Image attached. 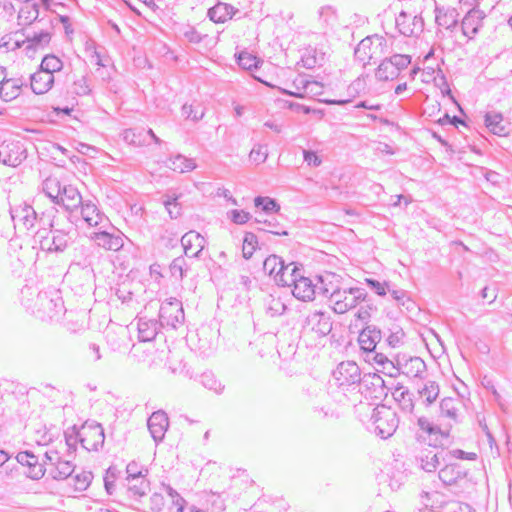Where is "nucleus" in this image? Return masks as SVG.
I'll use <instances>...</instances> for the list:
<instances>
[{"label": "nucleus", "instance_id": "f257e3e1", "mask_svg": "<svg viewBox=\"0 0 512 512\" xmlns=\"http://www.w3.org/2000/svg\"><path fill=\"white\" fill-rule=\"evenodd\" d=\"M50 229L41 228L35 233V242L39 243L42 251L48 253H62L66 248L73 243L75 236V229L70 226L69 228H56L55 220H49L46 223Z\"/></svg>", "mask_w": 512, "mask_h": 512}, {"label": "nucleus", "instance_id": "f03ea898", "mask_svg": "<svg viewBox=\"0 0 512 512\" xmlns=\"http://www.w3.org/2000/svg\"><path fill=\"white\" fill-rule=\"evenodd\" d=\"M33 312L43 321L59 320L66 312L60 290L49 287L40 291L36 297Z\"/></svg>", "mask_w": 512, "mask_h": 512}, {"label": "nucleus", "instance_id": "7ed1b4c3", "mask_svg": "<svg viewBox=\"0 0 512 512\" xmlns=\"http://www.w3.org/2000/svg\"><path fill=\"white\" fill-rule=\"evenodd\" d=\"M386 39L377 34L362 39L354 50V58L362 67L376 63L385 54Z\"/></svg>", "mask_w": 512, "mask_h": 512}, {"label": "nucleus", "instance_id": "20e7f679", "mask_svg": "<svg viewBox=\"0 0 512 512\" xmlns=\"http://www.w3.org/2000/svg\"><path fill=\"white\" fill-rule=\"evenodd\" d=\"M330 293V305L337 314H344L356 308L361 300H365L366 297V290L361 287L338 288V290L330 291Z\"/></svg>", "mask_w": 512, "mask_h": 512}, {"label": "nucleus", "instance_id": "39448f33", "mask_svg": "<svg viewBox=\"0 0 512 512\" xmlns=\"http://www.w3.org/2000/svg\"><path fill=\"white\" fill-rule=\"evenodd\" d=\"M371 421L375 434L382 439L391 437L399 425L396 412L385 405H379L373 409Z\"/></svg>", "mask_w": 512, "mask_h": 512}, {"label": "nucleus", "instance_id": "423d86ee", "mask_svg": "<svg viewBox=\"0 0 512 512\" xmlns=\"http://www.w3.org/2000/svg\"><path fill=\"white\" fill-rule=\"evenodd\" d=\"M163 328L177 329L185 321L182 302L177 298L165 299L159 308V319Z\"/></svg>", "mask_w": 512, "mask_h": 512}, {"label": "nucleus", "instance_id": "0eeeda50", "mask_svg": "<svg viewBox=\"0 0 512 512\" xmlns=\"http://www.w3.org/2000/svg\"><path fill=\"white\" fill-rule=\"evenodd\" d=\"M9 212L15 228L22 227L26 230H31L35 227L36 223L43 226L46 225L44 213L39 217L35 209L25 202L14 207H10Z\"/></svg>", "mask_w": 512, "mask_h": 512}, {"label": "nucleus", "instance_id": "6e6552de", "mask_svg": "<svg viewBox=\"0 0 512 512\" xmlns=\"http://www.w3.org/2000/svg\"><path fill=\"white\" fill-rule=\"evenodd\" d=\"M81 446L87 451H98L104 444L105 434L100 423L86 421L80 427Z\"/></svg>", "mask_w": 512, "mask_h": 512}, {"label": "nucleus", "instance_id": "1a4fd4ad", "mask_svg": "<svg viewBox=\"0 0 512 512\" xmlns=\"http://www.w3.org/2000/svg\"><path fill=\"white\" fill-rule=\"evenodd\" d=\"M90 239L98 247L110 251H118L124 245V234L112 225L91 233Z\"/></svg>", "mask_w": 512, "mask_h": 512}, {"label": "nucleus", "instance_id": "9d476101", "mask_svg": "<svg viewBox=\"0 0 512 512\" xmlns=\"http://www.w3.org/2000/svg\"><path fill=\"white\" fill-rule=\"evenodd\" d=\"M27 158L24 143L18 140H4L0 143V163L17 167Z\"/></svg>", "mask_w": 512, "mask_h": 512}, {"label": "nucleus", "instance_id": "9b49d317", "mask_svg": "<svg viewBox=\"0 0 512 512\" xmlns=\"http://www.w3.org/2000/svg\"><path fill=\"white\" fill-rule=\"evenodd\" d=\"M333 328L331 315L323 311H314L310 313L303 326L304 332L314 333L316 337L323 338L327 336Z\"/></svg>", "mask_w": 512, "mask_h": 512}, {"label": "nucleus", "instance_id": "f8f14e48", "mask_svg": "<svg viewBox=\"0 0 512 512\" xmlns=\"http://www.w3.org/2000/svg\"><path fill=\"white\" fill-rule=\"evenodd\" d=\"M79 207L82 220L89 227H95L97 229L111 227L109 218L92 200H84Z\"/></svg>", "mask_w": 512, "mask_h": 512}, {"label": "nucleus", "instance_id": "ddd939ff", "mask_svg": "<svg viewBox=\"0 0 512 512\" xmlns=\"http://www.w3.org/2000/svg\"><path fill=\"white\" fill-rule=\"evenodd\" d=\"M400 34L406 37L419 36L424 30L423 18L419 15H410L402 11L395 20Z\"/></svg>", "mask_w": 512, "mask_h": 512}, {"label": "nucleus", "instance_id": "4468645a", "mask_svg": "<svg viewBox=\"0 0 512 512\" xmlns=\"http://www.w3.org/2000/svg\"><path fill=\"white\" fill-rule=\"evenodd\" d=\"M291 287L293 296L302 301H312L317 294V284L304 276V269L300 271Z\"/></svg>", "mask_w": 512, "mask_h": 512}, {"label": "nucleus", "instance_id": "2eb2a0df", "mask_svg": "<svg viewBox=\"0 0 512 512\" xmlns=\"http://www.w3.org/2000/svg\"><path fill=\"white\" fill-rule=\"evenodd\" d=\"M334 377L341 386L361 383L362 380L359 366L352 361L340 363L334 371Z\"/></svg>", "mask_w": 512, "mask_h": 512}, {"label": "nucleus", "instance_id": "dca6fc26", "mask_svg": "<svg viewBox=\"0 0 512 512\" xmlns=\"http://www.w3.org/2000/svg\"><path fill=\"white\" fill-rule=\"evenodd\" d=\"M181 245L187 258H200L206 240L200 233L191 230L182 236Z\"/></svg>", "mask_w": 512, "mask_h": 512}, {"label": "nucleus", "instance_id": "f3484780", "mask_svg": "<svg viewBox=\"0 0 512 512\" xmlns=\"http://www.w3.org/2000/svg\"><path fill=\"white\" fill-rule=\"evenodd\" d=\"M486 15L483 11L472 8L461 21V31L468 39H473L483 25Z\"/></svg>", "mask_w": 512, "mask_h": 512}, {"label": "nucleus", "instance_id": "a211bd4d", "mask_svg": "<svg viewBox=\"0 0 512 512\" xmlns=\"http://www.w3.org/2000/svg\"><path fill=\"white\" fill-rule=\"evenodd\" d=\"M147 426L155 443L162 442L169 427L167 414L162 410L153 412L147 420Z\"/></svg>", "mask_w": 512, "mask_h": 512}, {"label": "nucleus", "instance_id": "6ab92c4d", "mask_svg": "<svg viewBox=\"0 0 512 512\" xmlns=\"http://www.w3.org/2000/svg\"><path fill=\"white\" fill-rule=\"evenodd\" d=\"M390 389L392 396L394 400L398 403L401 411L411 416L413 414L415 407L413 394L409 391L407 387L400 383L392 384Z\"/></svg>", "mask_w": 512, "mask_h": 512}, {"label": "nucleus", "instance_id": "aec40b11", "mask_svg": "<svg viewBox=\"0 0 512 512\" xmlns=\"http://www.w3.org/2000/svg\"><path fill=\"white\" fill-rule=\"evenodd\" d=\"M83 201L80 192L75 186L63 184L61 194L56 204L63 206L66 211L73 212L79 208Z\"/></svg>", "mask_w": 512, "mask_h": 512}, {"label": "nucleus", "instance_id": "412c9836", "mask_svg": "<svg viewBox=\"0 0 512 512\" xmlns=\"http://www.w3.org/2000/svg\"><path fill=\"white\" fill-rule=\"evenodd\" d=\"M395 370L409 378H423V374L426 372V363L420 357H410L404 362L397 360Z\"/></svg>", "mask_w": 512, "mask_h": 512}, {"label": "nucleus", "instance_id": "4be33fe9", "mask_svg": "<svg viewBox=\"0 0 512 512\" xmlns=\"http://www.w3.org/2000/svg\"><path fill=\"white\" fill-rule=\"evenodd\" d=\"M435 21L439 27L453 32L458 27L459 13L454 7H435Z\"/></svg>", "mask_w": 512, "mask_h": 512}, {"label": "nucleus", "instance_id": "5701e85b", "mask_svg": "<svg viewBox=\"0 0 512 512\" xmlns=\"http://www.w3.org/2000/svg\"><path fill=\"white\" fill-rule=\"evenodd\" d=\"M381 339V330L375 325H368L360 331L358 342L363 351L373 352Z\"/></svg>", "mask_w": 512, "mask_h": 512}, {"label": "nucleus", "instance_id": "b1692460", "mask_svg": "<svg viewBox=\"0 0 512 512\" xmlns=\"http://www.w3.org/2000/svg\"><path fill=\"white\" fill-rule=\"evenodd\" d=\"M445 463V466L438 472V477L445 486H452L466 477L467 471L462 465L448 461Z\"/></svg>", "mask_w": 512, "mask_h": 512}, {"label": "nucleus", "instance_id": "393cba45", "mask_svg": "<svg viewBox=\"0 0 512 512\" xmlns=\"http://www.w3.org/2000/svg\"><path fill=\"white\" fill-rule=\"evenodd\" d=\"M25 85L26 83L21 77L7 78V76H5L0 87V99L4 102H10L16 99L21 94L22 87Z\"/></svg>", "mask_w": 512, "mask_h": 512}, {"label": "nucleus", "instance_id": "a878e982", "mask_svg": "<svg viewBox=\"0 0 512 512\" xmlns=\"http://www.w3.org/2000/svg\"><path fill=\"white\" fill-rule=\"evenodd\" d=\"M54 84V75L45 72L39 68L38 71L30 76V87L35 94H44L48 92Z\"/></svg>", "mask_w": 512, "mask_h": 512}, {"label": "nucleus", "instance_id": "bb28decb", "mask_svg": "<svg viewBox=\"0 0 512 512\" xmlns=\"http://www.w3.org/2000/svg\"><path fill=\"white\" fill-rule=\"evenodd\" d=\"M239 10L230 4L217 2L207 11V17L214 23H225L230 20Z\"/></svg>", "mask_w": 512, "mask_h": 512}, {"label": "nucleus", "instance_id": "cd10ccee", "mask_svg": "<svg viewBox=\"0 0 512 512\" xmlns=\"http://www.w3.org/2000/svg\"><path fill=\"white\" fill-rule=\"evenodd\" d=\"M361 384L366 388L372 389L373 397L381 398L387 396L390 387L387 386L386 382L378 373L365 374L362 377Z\"/></svg>", "mask_w": 512, "mask_h": 512}, {"label": "nucleus", "instance_id": "c85d7f7f", "mask_svg": "<svg viewBox=\"0 0 512 512\" xmlns=\"http://www.w3.org/2000/svg\"><path fill=\"white\" fill-rule=\"evenodd\" d=\"M138 337L140 341L148 342L152 341L163 326L156 319H147L146 317H140L138 319Z\"/></svg>", "mask_w": 512, "mask_h": 512}, {"label": "nucleus", "instance_id": "c756f323", "mask_svg": "<svg viewBox=\"0 0 512 512\" xmlns=\"http://www.w3.org/2000/svg\"><path fill=\"white\" fill-rule=\"evenodd\" d=\"M366 87H367V84H366L365 78L363 76H359L354 81H352L351 84L347 87V95L350 98H348V99H328V100H324V103H326L328 105L343 106V105L351 102V100L353 98H356V97L360 96L361 94H363L366 91Z\"/></svg>", "mask_w": 512, "mask_h": 512}, {"label": "nucleus", "instance_id": "7c9ffc66", "mask_svg": "<svg viewBox=\"0 0 512 512\" xmlns=\"http://www.w3.org/2000/svg\"><path fill=\"white\" fill-rule=\"evenodd\" d=\"M302 270L303 266L301 264L295 262L284 264V269H282V271H277V274L275 275V283L278 286L291 287Z\"/></svg>", "mask_w": 512, "mask_h": 512}, {"label": "nucleus", "instance_id": "2f4dec72", "mask_svg": "<svg viewBox=\"0 0 512 512\" xmlns=\"http://www.w3.org/2000/svg\"><path fill=\"white\" fill-rule=\"evenodd\" d=\"M325 62V53L316 47L309 46L302 51L301 63L306 69L320 67Z\"/></svg>", "mask_w": 512, "mask_h": 512}, {"label": "nucleus", "instance_id": "473e14b6", "mask_svg": "<svg viewBox=\"0 0 512 512\" xmlns=\"http://www.w3.org/2000/svg\"><path fill=\"white\" fill-rule=\"evenodd\" d=\"M122 140L130 146L143 147L148 145V136L144 128H128L121 133Z\"/></svg>", "mask_w": 512, "mask_h": 512}, {"label": "nucleus", "instance_id": "72a5a7b5", "mask_svg": "<svg viewBox=\"0 0 512 512\" xmlns=\"http://www.w3.org/2000/svg\"><path fill=\"white\" fill-rule=\"evenodd\" d=\"M485 125L493 134L497 136H506L508 134V127L504 122L502 114L500 113H486Z\"/></svg>", "mask_w": 512, "mask_h": 512}, {"label": "nucleus", "instance_id": "f704fd0d", "mask_svg": "<svg viewBox=\"0 0 512 512\" xmlns=\"http://www.w3.org/2000/svg\"><path fill=\"white\" fill-rule=\"evenodd\" d=\"M75 466L70 460H63L60 458L51 468L48 473L54 480H65L72 476Z\"/></svg>", "mask_w": 512, "mask_h": 512}, {"label": "nucleus", "instance_id": "c9c22d12", "mask_svg": "<svg viewBox=\"0 0 512 512\" xmlns=\"http://www.w3.org/2000/svg\"><path fill=\"white\" fill-rule=\"evenodd\" d=\"M167 166L171 170L179 173L190 172L197 167L194 159L188 158L182 154H176L174 156H171L168 159Z\"/></svg>", "mask_w": 512, "mask_h": 512}, {"label": "nucleus", "instance_id": "e433bc0d", "mask_svg": "<svg viewBox=\"0 0 512 512\" xmlns=\"http://www.w3.org/2000/svg\"><path fill=\"white\" fill-rule=\"evenodd\" d=\"M442 457H444L443 451L435 452L433 450H427L426 452H422V454L417 459L420 462L421 468L425 472L431 473L437 470Z\"/></svg>", "mask_w": 512, "mask_h": 512}, {"label": "nucleus", "instance_id": "4c0bfd02", "mask_svg": "<svg viewBox=\"0 0 512 512\" xmlns=\"http://www.w3.org/2000/svg\"><path fill=\"white\" fill-rule=\"evenodd\" d=\"M39 17V5L37 3L25 2L18 13V24L28 26Z\"/></svg>", "mask_w": 512, "mask_h": 512}, {"label": "nucleus", "instance_id": "58836bf2", "mask_svg": "<svg viewBox=\"0 0 512 512\" xmlns=\"http://www.w3.org/2000/svg\"><path fill=\"white\" fill-rule=\"evenodd\" d=\"M127 488L129 497L139 499L147 494L150 489V482L147 478H140L139 480H125L124 484Z\"/></svg>", "mask_w": 512, "mask_h": 512}, {"label": "nucleus", "instance_id": "ea45409f", "mask_svg": "<svg viewBox=\"0 0 512 512\" xmlns=\"http://www.w3.org/2000/svg\"><path fill=\"white\" fill-rule=\"evenodd\" d=\"M375 77L380 81H390L399 78L398 72L393 66V61L389 57L380 62L376 69Z\"/></svg>", "mask_w": 512, "mask_h": 512}, {"label": "nucleus", "instance_id": "a19ab883", "mask_svg": "<svg viewBox=\"0 0 512 512\" xmlns=\"http://www.w3.org/2000/svg\"><path fill=\"white\" fill-rule=\"evenodd\" d=\"M163 489L170 497L171 505L169 506V512H187V502L186 500L170 485H163Z\"/></svg>", "mask_w": 512, "mask_h": 512}, {"label": "nucleus", "instance_id": "79ce46f5", "mask_svg": "<svg viewBox=\"0 0 512 512\" xmlns=\"http://www.w3.org/2000/svg\"><path fill=\"white\" fill-rule=\"evenodd\" d=\"M199 382L206 389L213 391L217 395H221L224 392L225 385L217 379L212 371H205L199 376Z\"/></svg>", "mask_w": 512, "mask_h": 512}, {"label": "nucleus", "instance_id": "37998d69", "mask_svg": "<svg viewBox=\"0 0 512 512\" xmlns=\"http://www.w3.org/2000/svg\"><path fill=\"white\" fill-rule=\"evenodd\" d=\"M359 308L355 314L357 320L361 322L367 323L372 314L377 311V306L374 304V301L371 297H369L366 292L365 300H361V303L358 305Z\"/></svg>", "mask_w": 512, "mask_h": 512}, {"label": "nucleus", "instance_id": "c03bdc74", "mask_svg": "<svg viewBox=\"0 0 512 512\" xmlns=\"http://www.w3.org/2000/svg\"><path fill=\"white\" fill-rule=\"evenodd\" d=\"M63 184L55 177H49L43 181L42 190L44 194L49 197L53 203H57L61 194Z\"/></svg>", "mask_w": 512, "mask_h": 512}, {"label": "nucleus", "instance_id": "a18cd8bd", "mask_svg": "<svg viewBox=\"0 0 512 512\" xmlns=\"http://www.w3.org/2000/svg\"><path fill=\"white\" fill-rule=\"evenodd\" d=\"M439 385L437 382L428 380L424 386L418 390L419 395L424 398L426 406H430L439 396Z\"/></svg>", "mask_w": 512, "mask_h": 512}, {"label": "nucleus", "instance_id": "49530a36", "mask_svg": "<svg viewBox=\"0 0 512 512\" xmlns=\"http://www.w3.org/2000/svg\"><path fill=\"white\" fill-rule=\"evenodd\" d=\"M460 401L456 398L446 397L440 402L441 415L454 421L458 419V405Z\"/></svg>", "mask_w": 512, "mask_h": 512}, {"label": "nucleus", "instance_id": "de8ad7c7", "mask_svg": "<svg viewBox=\"0 0 512 512\" xmlns=\"http://www.w3.org/2000/svg\"><path fill=\"white\" fill-rule=\"evenodd\" d=\"M170 274L173 278L182 280L189 270V264L186 257L179 256L173 259L169 266Z\"/></svg>", "mask_w": 512, "mask_h": 512}, {"label": "nucleus", "instance_id": "09e8293b", "mask_svg": "<svg viewBox=\"0 0 512 512\" xmlns=\"http://www.w3.org/2000/svg\"><path fill=\"white\" fill-rule=\"evenodd\" d=\"M121 474L122 472L115 465H111L107 468L103 481L105 490L109 495L114 494L116 490L115 483L121 477Z\"/></svg>", "mask_w": 512, "mask_h": 512}, {"label": "nucleus", "instance_id": "8fccbe9b", "mask_svg": "<svg viewBox=\"0 0 512 512\" xmlns=\"http://www.w3.org/2000/svg\"><path fill=\"white\" fill-rule=\"evenodd\" d=\"M388 293L399 307L403 306L409 310L414 305V302L410 299L407 291L397 288L395 285L390 284Z\"/></svg>", "mask_w": 512, "mask_h": 512}, {"label": "nucleus", "instance_id": "3c124183", "mask_svg": "<svg viewBox=\"0 0 512 512\" xmlns=\"http://www.w3.org/2000/svg\"><path fill=\"white\" fill-rule=\"evenodd\" d=\"M32 459H29L26 467H28L27 476L33 480L41 479L46 472L44 464L40 462L39 457L31 451Z\"/></svg>", "mask_w": 512, "mask_h": 512}, {"label": "nucleus", "instance_id": "603ef678", "mask_svg": "<svg viewBox=\"0 0 512 512\" xmlns=\"http://www.w3.org/2000/svg\"><path fill=\"white\" fill-rule=\"evenodd\" d=\"M284 260L275 254L269 255L263 263V270L269 276H272L275 279V275L277 271H282L284 269Z\"/></svg>", "mask_w": 512, "mask_h": 512}, {"label": "nucleus", "instance_id": "864d4df0", "mask_svg": "<svg viewBox=\"0 0 512 512\" xmlns=\"http://www.w3.org/2000/svg\"><path fill=\"white\" fill-rule=\"evenodd\" d=\"M26 40L29 42L27 47L33 48H44L49 44L51 40V35L48 31L41 30L40 32H33L32 34L28 33L26 35Z\"/></svg>", "mask_w": 512, "mask_h": 512}, {"label": "nucleus", "instance_id": "5fc2aeb1", "mask_svg": "<svg viewBox=\"0 0 512 512\" xmlns=\"http://www.w3.org/2000/svg\"><path fill=\"white\" fill-rule=\"evenodd\" d=\"M64 437L67 446V452L69 455H71L76 451L77 444H81L82 436H80V428H77L75 425L68 428L64 433Z\"/></svg>", "mask_w": 512, "mask_h": 512}, {"label": "nucleus", "instance_id": "6e6d98bb", "mask_svg": "<svg viewBox=\"0 0 512 512\" xmlns=\"http://www.w3.org/2000/svg\"><path fill=\"white\" fill-rule=\"evenodd\" d=\"M72 92L77 96H87L92 93L91 79L86 75H82L74 80L72 84Z\"/></svg>", "mask_w": 512, "mask_h": 512}, {"label": "nucleus", "instance_id": "4d7b16f0", "mask_svg": "<svg viewBox=\"0 0 512 512\" xmlns=\"http://www.w3.org/2000/svg\"><path fill=\"white\" fill-rule=\"evenodd\" d=\"M181 34L184 39L191 44H199L205 38H207V34L200 33L193 25L185 24L181 27Z\"/></svg>", "mask_w": 512, "mask_h": 512}, {"label": "nucleus", "instance_id": "13d9d810", "mask_svg": "<svg viewBox=\"0 0 512 512\" xmlns=\"http://www.w3.org/2000/svg\"><path fill=\"white\" fill-rule=\"evenodd\" d=\"M254 205L255 207L260 208L263 212L267 214L278 212L280 210V205L277 203V201L268 196L255 197Z\"/></svg>", "mask_w": 512, "mask_h": 512}, {"label": "nucleus", "instance_id": "bf43d9fd", "mask_svg": "<svg viewBox=\"0 0 512 512\" xmlns=\"http://www.w3.org/2000/svg\"><path fill=\"white\" fill-rule=\"evenodd\" d=\"M238 65L245 70H252L254 68H258L260 64V59L255 55L247 52L241 51L236 56Z\"/></svg>", "mask_w": 512, "mask_h": 512}, {"label": "nucleus", "instance_id": "052dcab7", "mask_svg": "<svg viewBox=\"0 0 512 512\" xmlns=\"http://www.w3.org/2000/svg\"><path fill=\"white\" fill-rule=\"evenodd\" d=\"M63 68V62L60 58L55 55H46L40 64V69L44 70L49 74L61 71Z\"/></svg>", "mask_w": 512, "mask_h": 512}, {"label": "nucleus", "instance_id": "680f3d73", "mask_svg": "<svg viewBox=\"0 0 512 512\" xmlns=\"http://www.w3.org/2000/svg\"><path fill=\"white\" fill-rule=\"evenodd\" d=\"M126 477L125 480H139L140 478H147L148 470L144 469L137 462L131 461L126 466Z\"/></svg>", "mask_w": 512, "mask_h": 512}, {"label": "nucleus", "instance_id": "e2e57ef3", "mask_svg": "<svg viewBox=\"0 0 512 512\" xmlns=\"http://www.w3.org/2000/svg\"><path fill=\"white\" fill-rule=\"evenodd\" d=\"M330 277H333V275L328 274L326 276H318L317 277V293L328 298L330 301V291H336L338 290V286H334L331 281H328Z\"/></svg>", "mask_w": 512, "mask_h": 512}, {"label": "nucleus", "instance_id": "0e129e2a", "mask_svg": "<svg viewBox=\"0 0 512 512\" xmlns=\"http://www.w3.org/2000/svg\"><path fill=\"white\" fill-rule=\"evenodd\" d=\"M258 245V238L252 232H246L243 238L242 253L245 259H250Z\"/></svg>", "mask_w": 512, "mask_h": 512}, {"label": "nucleus", "instance_id": "69168bd1", "mask_svg": "<svg viewBox=\"0 0 512 512\" xmlns=\"http://www.w3.org/2000/svg\"><path fill=\"white\" fill-rule=\"evenodd\" d=\"M417 425L419 426L420 430L423 432H426L429 435H441V437L447 438L448 433L443 432L439 426L433 424L429 421L426 417H418L417 418Z\"/></svg>", "mask_w": 512, "mask_h": 512}, {"label": "nucleus", "instance_id": "338daca9", "mask_svg": "<svg viewBox=\"0 0 512 512\" xmlns=\"http://www.w3.org/2000/svg\"><path fill=\"white\" fill-rule=\"evenodd\" d=\"M319 21L326 28L333 27L337 22V14L333 7L324 6L319 10Z\"/></svg>", "mask_w": 512, "mask_h": 512}, {"label": "nucleus", "instance_id": "774afa93", "mask_svg": "<svg viewBox=\"0 0 512 512\" xmlns=\"http://www.w3.org/2000/svg\"><path fill=\"white\" fill-rule=\"evenodd\" d=\"M181 111L183 116L194 122L200 121L205 115L204 109H202L200 105L193 106L192 104H184Z\"/></svg>", "mask_w": 512, "mask_h": 512}]
</instances>
